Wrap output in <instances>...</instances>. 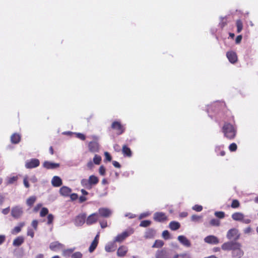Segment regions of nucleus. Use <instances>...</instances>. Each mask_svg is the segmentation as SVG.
<instances>
[{
	"label": "nucleus",
	"mask_w": 258,
	"mask_h": 258,
	"mask_svg": "<svg viewBox=\"0 0 258 258\" xmlns=\"http://www.w3.org/2000/svg\"><path fill=\"white\" fill-rule=\"evenodd\" d=\"M98 243L96 242V240H93L89 248V251L90 252H92L94 251V250L96 249V247L97 246Z\"/></svg>",
	"instance_id": "c9c22d12"
},
{
	"label": "nucleus",
	"mask_w": 258,
	"mask_h": 258,
	"mask_svg": "<svg viewBox=\"0 0 258 258\" xmlns=\"http://www.w3.org/2000/svg\"><path fill=\"white\" fill-rule=\"evenodd\" d=\"M36 200L35 196L30 197L26 201L27 205L29 207H32Z\"/></svg>",
	"instance_id": "2f4dec72"
},
{
	"label": "nucleus",
	"mask_w": 258,
	"mask_h": 258,
	"mask_svg": "<svg viewBox=\"0 0 258 258\" xmlns=\"http://www.w3.org/2000/svg\"><path fill=\"white\" fill-rule=\"evenodd\" d=\"M23 211L21 208L16 206L12 208L11 211L12 216L15 218H19L22 214Z\"/></svg>",
	"instance_id": "4468645a"
},
{
	"label": "nucleus",
	"mask_w": 258,
	"mask_h": 258,
	"mask_svg": "<svg viewBox=\"0 0 258 258\" xmlns=\"http://www.w3.org/2000/svg\"><path fill=\"white\" fill-rule=\"evenodd\" d=\"M180 225L179 222L176 221H171L169 225V227L172 230H176L180 228Z\"/></svg>",
	"instance_id": "cd10ccee"
},
{
	"label": "nucleus",
	"mask_w": 258,
	"mask_h": 258,
	"mask_svg": "<svg viewBox=\"0 0 258 258\" xmlns=\"http://www.w3.org/2000/svg\"><path fill=\"white\" fill-rule=\"evenodd\" d=\"M155 234V231L152 229H148L145 232V237L146 238H153Z\"/></svg>",
	"instance_id": "c756f323"
},
{
	"label": "nucleus",
	"mask_w": 258,
	"mask_h": 258,
	"mask_svg": "<svg viewBox=\"0 0 258 258\" xmlns=\"http://www.w3.org/2000/svg\"><path fill=\"white\" fill-rule=\"evenodd\" d=\"M98 218L99 215L97 213H93L87 218L86 223L88 225H92L97 222Z\"/></svg>",
	"instance_id": "9d476101"
},
{
	"label": "nucleus",
	"mask_w": 258,
	"mask_h": 258,
	"mask_svg": "<svg viewBox=\"0 0 258 258\" xmlns=\"http://www.w3.org/2000/svg\"><path fill=\"white\" fill-rule=\"evenodd\" d=\"M101 161V157L100 156L95 155L93 158V162L95 164L99 165Z\"/></svg>",
	"instance_id": "e433bc0d"
},
{
	"label": "nucleus",
	"mask_w": 258,
	"mask_h": 258,
	"mask_svg": "<svg viewBox=\"0 0 258 258\" xmlns=\"http://www.w3.org/2000/svg\"><path fill=\"white\" fill-rule=\"evenodd\" d=\"M24 239L22 236H19L14 240L13 244L15 246H19L24 242Z\"/></svg>",
	"instance_id": "bb28decb"
},
{
	"label": "nucleus",
	"mask_w": 258,
	"mask_h": 258,
	"mask_svg": "<svg viewBox=\"0 0 258 258\" xmlns=\"http://www.w3.org/2000/svg\"><path fill=\"white\" fill-rule=\"evenodd\" d=\"M27 235L31 236V238H33L34 236V230L31 228H28Z\"/></svg>",
	"instance_id": "603ef678"
},
{
	"label": "nucleus",
	"mask_w": 258,
	"mask_h": 258,
	"mask_svg": "<svg viewBox=\"0 0 258 258\" xmlns=\"http://www.w3.org/2000/svg\"><path fill=\"white\" fill-rule=\"evenodd\" d=\"M98 214L99 216L107 218L111 215V211L107 208H101L99 209Z\"/></svg>",
	"instance_id": "2eb2a0df"
},
{
	"label": "nucleus",
	"mask_w": 258,
	"mask_h": 258,
	"mask_svg": "<svg viewBox=\"0 0 258 258\" xmlns=\"http://www.w3.org/2000/svg\"><path fill=\"white\" fill-rule=\"evenodd\" d=\"M40 165L39 160L38 159L33 158L27 160L25 163V167L27 169L36 168Z\"/></svg>",
	"instance_id": "6e6552de"
},
{
	"label": "nucleus",
	"mask_w": 258,
	"mask_h": 258,
	"mask_svg": "<svg viewBox=\"0 0 258 258\" xmlns=\"http://www.w3.org/2000/svg\"><path fill=\"white\" fill-rule=\"evenodd\" d=\"M24 226V223H21L19 225L15 227L12 230L11 233L12 234H16L21 231V228Z\"/></svg>",
	"instance_id": "c85d7f7f"
},
{
	"label": "nucleus",
	"mask_w": 258,
	"mask_h": 258,
	"mask_svg": "<svg viewBox=\"0 0 258 258\" xmlns=\"http://www.w3.org/2000/svg\"><path fill=\"white\" fill-rule=\"evenodd\" d=\"M70 196L72 201H75L78 198V195L75 193L70 194Z\"/></svg>",
	"instance_id": "13d9d810"
},
{
	"label": "nucleus",
	"mask_w": 258,
	"mask_h": 258,
	"mask_svg": "<svg viewBox=\"0 0 258 258\" xmlns=\"http://www.w3.org/2000/svg\"><path fill=\"white\" fill-rule=\"evenodd\" d=\"M122 153L124 157H131L132 156V151L126 145L122 146Z\"/></svg>",
	"instance_id": "f3484780"
},
{
	"label": "nucleus",
	"mask_w": 258,
	"mask_h": 258,
	"mask_svg": "<svg viewBox=\"0 0 258 258\" xmlns=\"http://www.w3.org/2000/svg\"><path fill=\"white\" fill-rule=\"evenodd\" d=\"M82 185L87 189H91V187L89 183V180L87 179H82L81 181Z\"/></svg>",
	"instance_id": "72a5a7b5"
},
{
	"label": "nucleus",
	"mask_w": 258,
	"mask_h": 258,
	"mask_svg": "<svg viewBox=\"0 0 258 258\" xmlns=\"http://www.w3.org/2000/svg\"><path fill=\"white\" fill-rule=\"evenodd\" d=\"M205 242L210 244H218L219 242L218 238L214 235H209L204 239Z\"/></svg>",
	"instance_id": "dca6fc26"
},
{
	"label": "nucleus",
	"mask_w": 258,
	"mask_h": 258,
	"mask_svg": "<svg viewBox=\"0 0 258 258\" xmlns=\"http://www.w3.org/2000/svg\"><path fill=\"white\" fill-rule=\"evenodd\" d=\"M133 233V230H131L130 231H125L121 233V234H118L115 238L114 242H122L126 237L129 236Z\"/></svg>",
	"instance_id": "0eeeda50"
},
{
	"label": "nucleus",
	"mask_w": 258,
	"mask_h": 258,
	"mask_svg": "<svg viewBox=\"0 0 258 258\" xmlns=\"http://www.w3.org/2000/svg\"><path fill=\"white\" fill-rule=\"evenodd\" d=\"M86 215L84 213L80 214L76 216L75 219V224L77 226H82L86 221Z\"/></svg>",
	"instance_id": "9b49d317"
},
{
	"label": "nucleus",
	"mask_w": 258,
	"mask_h": 258,
	"mask_svg": "<svg viewBox=\"0 0 258 258\" xmlns=\"http://www.w3.org/2000/svg\"><path fill=\"white\" fill-rule=\"evenodd\" d=\"M164 244V242L161 240H155L154 244L152 246V247L155 248H160Z\"/></svg>",
	"instance_id": "f704fd0d"
},
{
	"label": "nucleus",
	"mask_w": 258,
	"mask_h": 258,
	"mask_svg": "<svg viewBox=\"0 0 258 258\" xmlns=\"http://www.w3.org/2000/svg\"><path fill=\"white\" fill-rule=\"evenodd\" d=\"M112 164L116 168H119L121 167L120 164L119 163V162L116 161H113L112 162Z\"/></svg>",
	"instance_id": "0e129e2a"
},
{
	"label": "nucleus",
	"mask_w": 258,
	"mask_h": 258,
	"mask_svg": "<svg viewBox=\"0 0 258 258\" xmlns=\"http://www.w3.org/2000/svg\"><path fill=\"white\" fill-rule=\"evenodd\" d=\"M116 246L114 242H110L105 245V249L108 252L114 251L116 249Z\"/></svg>",
	"instance_id": "a878e982"
},
{
	"label": "nucleus",
	"mask_w": 258,
	"mask_h": 258,
	"mask_svg": "<svg viewBox=\"0 0 258 258\" xmlns=\"http://www.w3.org/2000/svg\"><path fill=\"white\" fill-rule=\"evenodd\" d=\"M21 139V136L19 134L14 133L11 137V141L12 143L14 144H18Z\"/></svg>",
	"instance_id": "5701e85b"
},
{
	"label": "nucleus",
	"mask_w": 258,
	"mask_h": 258,
	"mask_svg": "<svg viewBox=\"0 0 258 258\" xmlns=\"http://www.w3.org/2000/svg\"><path fill=\"white\" fill-rule=\"evenodd\" d=\"M111 128L115 131L117 135L122 134L125 130L124 126L119 121H113L111 125Z\"/></svg>",
	"instance_id": "7ed1b4c3"
},
{
	"label": "nucleus",
	"mask_w": 258,
	"mask_h": 258,
	"mask_svg": "<svg viewBox=\"0 0 258 258\" xmlns=\"http://www.w3.org/2000/svg\"><path fill=\"white\" fill-rule=\"evenodd\" d=\"M105 159L107 161H111V160L112 159V157H111V155H110V154L108 152H106L105 153Z\"/></svg>",
	"instance_id": "bf43d9fd"
},
{
	"label": "nucleus",
	"mask_w": 258,
	"mask_h": 258,
	"mask_svg": "<svg viewBox=\"0 0 258 258\" xmlns=\"http://www.w3.org/2000/svg\"><path fill=\"white\" fill-rule=\"evenodd\" d=\"M237 149V145L234 143L231 144L229 146V149L231 152H234L236 151Z\"/></svg>",
	"instance_id": "37998d69"
},
{
	"label": "nucleus",
	"mask_w": 258,
	"mask_h": 258,
	"mask_svg": "<svg viewBox=\"0 0 258 258\" xmlns=\"http://www.w3.org/2000/svg\"><path fill=\"white\" fill-rule=\"evenodd\" d=\"M240 206L239 202L237 200H233L231 204V208L233 209L238 208Z\"/></svg>",
	"instance_id": "ea45409f"
},
{
	"label": "nucleus",
	"mask_w": 258,
	"mask_h": 258,
	"mask_svg": "<svg viewBox=\"0 0 258 258\" xmlns=\"http://www.w3.org/2000/svg\"><path fill=\"white\" fill-rule=\"evenodd\" d=\"M62 247V244L58 241L51 242L49 245V248L52 251H56Z\"/></svg>",
	"instance_id": "4be33fe9"
},
{
	"label": "nucleus",
	"mask_w": 258,
	"mask_h": 258,
	"mask_svg": "<svg viewBox=\"0 0 258 258\" xmlns=\"http://www.w3.org/2000/svg\"><path fill=\"white\" fill-rule=\"evenodd\" d=\"M154 221L158 222H164L168 220L167 216L163 212H156L154 214Z\"/></svg>",
	"instance_id": "1a4fd4ad"
},
{
	"label": "nucleus",
	"mask_w": 258,
	"mask_h": 258,
	"mask_svg": "<svg viewBox=\"0 0 258 258\" xmlns=\"http://www.w3.org/2000/svg\"><path fill=\"white\" fill-rule=\"evenodd\" d=\"M231 217L234 221H242L245 224H249L251 222L249 219L245 218L244 214L240 212L234 213Z\"/></svg>",
	"instance_id": "20e7f679"
},
{
	"label": "nucleus",
	"mask_w": 258,
	"mask_h": 258,
	"mask_svg": "<svg viewBox=\"0 0 258 258\" xmlns=\"http://www.w3.org/2000/svg\"><path fill=\"white\" fill-rule=\"evenodd\" d=\"M6 239L5 235H0V245L4 242Z\"/></svg>",
	"instance_id": "774afa93"
},
{
	"label": "nucleus",
	"mask_w": 258,
	"mask_h": 258,
	"mask_svg": "<svg viewBox=\"0 0 258 258\" xmlns=\"http://www.w3.org/2000/svg\"><path fill=\"white\" fill-rule=\"evenodd\" d=\"M236 25L237 27V32L239 33L243 29V23L242 21L238 19L236 22Z\"/></svg>",
	"instance_id": "473e14b6"
},
{
	"label": "nucleus",
	"mask_w": 258,
	"mask_h": 258,
	"mask_svg": "<svg viewBox=\"0 0 258 258\" xmlns=\"http://www.w3.org/2000/svg\"><path fill=\"white\" fill-rule=\"evenodd\" d=\"M172 258H190V256L189 254L186 253L178 254L174 252Z\"/></svg>",
	"instance_id": "7c9ffc66"
},
{
	"label": "nucleus",
	"mask_w": 258,
	"mask_h": 258,
	"mask_svg": "<svg viewBox=\"0 0 258 258\" xmlns=\"http://www.w3.org/2000/svg\"><path fill=\"white\" fill-rule=\"evenodd\" d=\"M210 224L213 226H219L220 224V222L218 219H212L210 221Z\"/></svg>",
	"instance_id": "4c0bfd02"
},
{
	"label": "nucleus",
	"mask_w": 258,
	"mask_h": 258,
	"mask_svg": "<svg viewBox=\"0 0 258 258\" xmlns=\"http://www.w3.org/2000/svg\"><path fill=\"white\" fill-rule=\"evenodd\" d=\"M151 224V221L150 220H143L142 221L140 224V226L143 227H147Z\"/></svg>",
	"instance_id": "58836bf2"
},
{
	"label": "nucleus",
	"mask_w": 258,
	"mask_h": 258,
	"mask_svg": "<svg viewBox=\"0 0 258 258\" xmlns=\"http://www.w3.org/2000/svg\"><path fill=\"white\" fill-rule=\"evenodd\" d=\"M10 212V207H8L7 208L4 209L2 210V213L4 215L8 214Z\"/></svg>",
	"instance_id": "69168bd1"
},
{
	"label": "nucleus",
	"mask_w": 258,
	"mask_h": 258,
	"mask_svg": "<svg viewBox=\"0 0 258 258\" xmlns=\"http://www.w3.org/2000/svg\"><path fill=\"white\" fill-rule=\"evenodd\" d=\"M162 237L165 239H168L170 238V233L168 230H164L163 231Z\"/></svg>",
	"instance_id": "a18cd8bd"
},
{
	"label": "nucleus",
	"mask_w": 258,
	"mask_h": 258,
	"mask_svg": "<svg viewBox=\"0 0 258 258\" xmlns=\"http://www.w3.org/2000/svg\"><path fill=\"white\" fill-rule=\"evenodd\" d=\"M72 258H82L83 254L81 252H75L71 254Z\"/></svg>",
	"instance_id": "79ce46f5"
},
{
	"label": "nucleus",
	"mask_w": 258,
	"mask_h": 258,
	"mask_svg": "<svg viewBox=\"0 0 258 258\" xmlns=\"http://www.w3.org/2000/svg\"><path fill=\"white\" fill-rule=\"evenodd\" d=\"M87 200V198L84 196H81L79 198V202L80 203H83Z\"/></svg>",
	"instance_id": "338daca9"
},
{
	"label": "nucleus",
	"mask_w": 258,
	"mask_h": 258,
	"mask_svg": "<svg viewBox=\"0 0 258 258\" xmlns=\"http://www.w3.org/2000/svg\"><path fill=\"white\" fill-rule=\"evenodd\" d=\"M23 183H24V184L26 188H29L30 187V185H29V182H28V177H24V178L23 179Z\"/></svg>",
	"instance_id": "6e6d98bb"
},
{
	"label": "nucleus",
	"mask_w": 258,
	"mask_h": 258,
	"mask_svg": "<svg viewBox=\"0 0 258 258\" xmlns=\"http://www.w3.org/2000/svg\"><path fill=\"white\" fill-rule=\"evenodd\" d=\"M215 215L219 218L222 219L225 217V213L222 211L216 212L215 213Z\"/></svg>",
	"instance_id": "49530a36"
},
{
	"label": "nucleus",
	"mask_w": 258,
	"mask_h": 258,
	"mask_svg": "<svg viewBox=\"0 0 258 258\" xmlns=\"http://www.w3.org/2000/svg\"><path fill=\"white\" fill-rule=\"evenodd\" d=\"M227 238L228 239H233L237 240L240 237V234L238 232V230L235 228H232L230 229L227 233Z\"/></svg>",
	"instance_id": "423d86ee"
},
{
	"label": "nucleus",
	"mask_w": 258,
	"mask_h": 258,
	"mask_svg": "<svg viewBox=\"0 0 258 258\" xmlns=\"http://www.w3.org/2000/svg\"><path fill=\"white\" fill-rule=\"evenodd\" d=\"M76 136L77 138L80 139V140H82V141H84L85 139H86V137L85 136L82 134V133H76Z\"/></svg>",
	"instance_id": "864d4df0"
},
{
	"label": "nucleus",
	"mask_w": 258,
	"mask_h": 258,
	"mask_svg": "<svg viewBox=\"0 0 258 258\" xmlns=\"http://www.w3.org/2000/svg\"><path fill=\"white\" fill-rule=\"evenodd\" d=\"M38 223V222L36 220H34L32 222L31 225L35 230L37 229Z\"/></svg>",
	"instance_id": "4d7b16f0"
},
{
	"label": "nucleus",
	"mask_w": 258,
	"mask_h": 258,
	"mask_svg": "<svg viewBox=\"0 0 258 258\" xmlns=\"http://www.w3.org/2000/svg\"><path fill=\"white\" fill-rule=\"evenodd\" d=\"M173 252L172 251H167L164 249L158 250L156 253V258H172Z\"/></svg>",
	"instance_id": "39448f33"
},
{
	"label": "nucleus",
	"mask_w": 258,
	"mask_h": 258,
	"mask_svg": "<svg viewBox=\"0 0 258 258\" xmlns=\"http://www.w3.org/2000/svg\"><path fill=\"white\" fill-rule=\"evenodd\" d=\"M89 150L91 152H98L99 150V145L96 141H91L88 144Z\"/></svg>",
	"instance_id": "ddd939ff"
},
{
	"label": "nucleus",
	"mask_w": 258,
	"mask_h": 258,
	"mask_svg": "<svg viewBox=\"0 0 258 258\" xmlns=\"http://www.w3.org/2000/svg\"><path fill=\"white\" fill-rule=\"evenodd\" d=\"M127 248L125 246L121 245L119 247L117 251V255L119 257L125 256L127 252Z\"/></svg>",
	"instance_id": "aec40b11"
},
{
	"label": "nucleus",
	"mask_w": 258,
	"mask_h": 258,
	"mask_svg": "<svg viewBox=\"0 0 258 258\" xmlns=\"http://www.w3.org/2000/svg\"><path fill=\"white\" fill-rule=\"evenodd\" d=\"M88 180L91 187L92 185H96L99 182V178L94 175H90Z\"/></svg>",
	"instance_id": "393cba45"
},
{
	"label": "nucleus",
	"mask_w": 258,
	"mask_h": 258,
	"mask_svg": "<svg viewBox=\"0 0 258 258\" xmlns=\"http://www.w3.org/2000/svg\"><path fill=\"white\" fill-rule=\"evenodd\" d=\"M242 38V35H239L237 36L235 39V43L236 44L240 43L241 41Z\"/></svg>",
	"instance_id": "680f3d73"
},
{
	"label": "nucleus",
	"mask_w": 258,
	"mask_h": 258,
	"mask_svg": "<svg viewBox=\"0 0 258 258\" xmlns=\"http://www.w3.org/2000/svg\"><path fill=\"white\" fill-rule=\"evenodd\" d=\"M51 183L54 187H59L62 185V182L59 177L54 176L52 179Z\"/></svg>",
	"instance_id": "412c9836"
},
{
	"label": "nucleus",
	"mask_w": 258,
	"mask_h": 258,
	"mask_svg": "<svg viewBox=\"0 0 258 258\" xmlns=\"http://www.w3.org/2000/svg\"><path fill=\"white\" fill-rule=\"evenodd\" d=\"M222 131L224 137L230 140L234 139L236 135V128L232 124L227 122L224 123L222 128Z\"/></svg>",
	"instance_id": "f03ea898"
},
{
	"label": "nucleus",
	"mask_w": 258,
	"mask_h": 258,
	"mask_svg": "<svg viewBox=\"0 0 258 258\" xmlns=\"http://www.w3.org/2000/svg\"><path fill=\"white\" fill-rule=\"evenodd\" d=\"M48 214V209L46 208L43 207L41 210V211L40 212V216L41 217H45Z\"/></svg>",
	"instance_id": "a19ab883"
},
{
	"label": "nucleus",
	"mask_w": 258,
	"mask_h": 258,
	"mask_svg": "<svg viewBox=\"0 0 258 258\" xmlns=\"http://www.w3.org/2000/svg\"><path fill=\"white\" fill-rule=\"evenodd\" d=\"M241 247L242 245L239 242L231 241L224 243L221 248L224 250H231L233 258H241L244 255Z\"/></svg>",
	"instance_id": "f257e3e1"
},
{
	"label": "nucleus",
	"mask_w": 258,
	"mask_h": 258,
	"mask_svg": "<svg viewBox=\"0 0 258 258\" xmlns=\"http://www.w3.org/2000/svg\"><path fill=\"white\" fill-rule=\"evenodd\" d=\"M226 56L231 63H235L237 61V55L236 53L233 51L227 52Z\"/></svg>",
	"instance_id": "f8f14e48"
},
{
	"label": "nucleus",
	"mask_w": 258,
	"mask_h": 258,
	"mask_svg": "<svg viewBox=\"0 0 258 258\" xmlns=\"http://www.w3.org/2000/svg\"><path fill=\"white\" fill-rule=\"evenodd\" d=\"M99 173L101 175H105L106 173V169L104 166L101 165L99 169Z\"/></svg>",
	"instance_id": "09e8293b"
},
{
	"label": "nucleus",
	"mask_w": 258,
	"mask_h": 258,
	"mask_svg": "<svg viewBox=\"0 0 258 258\" xmlns=\"http://www.w3.org/2000/svg\"><path fill=\"white\" fill-rule=\"evenodd\" d=\"M216 152L218 155L223 156L225 155V151L223 150L221 151L220 148L216 149Z\"/></svg>",
	"instance_id": "5fc2aeb1"
},
{
	"label": "nucleus",
	"mask_w": 258,
	"mask_h": 258,
	"mask_svg": "<svg viewBox=\"0 0 258 258\" xmlns=\"http://www.w3.org/2000/svg\"><path fill=\"white\" fill-rule=\"evenodd\" d=\"M54 219L53 215L51 214H49L47 216V224L48 225L52 223Z\"/></svg>",
	"instance_id": "de8ad7c7"
},
{
	"label": "nucleus",
	"mask_w": 258,
	"mask_h": 258,
	"mask_svg": "<svg viewBox=\"0 0 258 258\" xmlns=\"http://www.w3.org/2000/svg\"><path fill=\"white\" fill-rule=\"evenodd\" d=\"M17 179H18L17 176L11 177L8 179V181H7V184H13L15 181H16L17 180Z\"/></svg>",
	"instance_id": "c03bdc74"
},
{
	"label": "nucleus",
	"mask_w": 258,
	"mask_h": 258,
	"mask_svg": "<svg viewBox=\"0 0 258 258\" xmlns=\"http://www.w3.org/2000/svg\"><path fill=\"white\" fill-rule=\"evenodd\" d=\"M87 166L88 168L90 169H92L94 167L93 162L92 161H89L87 164Z\"/></svg>",
	"instance_id": "e2e57ef3"
},
{
	"label": "nucleus",
	"mask_w": 258,
	"mask_h": 258,
	"mask_svg": "<svg viewBox=\"0 0 258 258\" xmlns=\"http://www.w3.org/2000/svg\"><path fill=\"white\" fill-rule=\"evenodd\" d=\"M178 240L184 246L189 247L190 246V242L189 240L184 236L180 235L178 237Z\"/></svg>",
	"instance_id": "b1692460"
},
{
	"label": "nucleus",
	"mask_w": 258,
	"mask_h": 258,
	"mask_svg": "<svg viewBox=\"0 0 258 258\" xmlns=\"http://www.w3.org/2000/svg\"><path fill=\"white\" fill-rule=\"evenodd\" d=\"M43 166L47 169H55L59 167V164L52 163L49 161H45L43 164Z\"/></svg>",
	"instance_id": "6ab92c4d"
},
{
	"label": "nucleus",
	"mask_w": 258,
	"mask_h": 258,
	"mask_svg": "<svg viewBox=\"0 0 258 258\" xmlns=\"http://www.w3.org/2000/svg\"><path fill=\"white\" fill-rule=\"evenodd\" d=\"M72 192V189L67 186H63L59 189L60 194L63 197H68Z\"/></svg>",
	"instance_id": "a211bd4d"
},
{
	"label": "nucleus",
	"mask_w": 258,
	"mask_h": 258,
	"mask_svg": "<svg viewBox=\"0 0 258 258\" xmlns=\"http://www.w3.org/2000/svg\"><path fill=\"white\" fill-rule=\"evenodd\" d=\"M74 250V248L67 249L64 251V255L66 256H69L71 254H72Z\"/></svg>",
	"instance_id": "8fccbe9b"
},
{
	"label": "nucleus",
	"mask_w": 258,
	"mask_h": 258,
	"mask_svg": "<svg viewBox=\"0 0 258 258\" xmlns=\"http://www.w3.org/2000/svg\"><path fill=\"white\" fill-rule=\"evenodd\" d=\"M192 209L197 212H201L203 210V207L201 205H195L192 207Z\"/></svg>",
	"instance_id": "3c124183"
},
{
	"label": "nucleus",
	"mask_w": 258,
	"mask_h": 258,
	"mask_svg": "<svg viewBox=\"0 0 258 258\" xmlns=\"http://www.w3.org/2000/svg\"><path fill=\"white\" fill-rule=\"evenodd\" d=\"M100 224L102 228H105L107 226V223L106 221H102L100 222Z\"/></svg>",
	"instance_id": "052dcab7"
}]
</instances>
